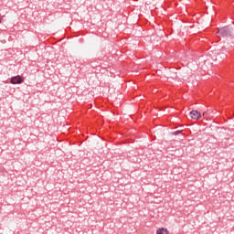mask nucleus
<instances>
[{"label": "nucleus", "mask_w": 234, "mask_h": 234, "mask_svg": "<svg viewBox=\"0 0 234 234\" xmlns=\"http://www.w3.org/2000/svg\"><path fill=\"white\" fill-rule=\"evenodd\" d=\"M156 234H169V230L165 228L157 229Z\"/></svg>", "instance_id": "4"}, {"label": "nucleus", "mask_w": 234, "mask_h": 234, "mask_svg": "<svg viewBox=\"0 0 234 234\" xmlns=\"http://www.w3.org/2000/svg\"><path fill=\"white\" fill-rule=\"evenodd\" d=\"M205 115H206V112L203 113V116H205Z\"/></svg>", "instance_id": "5"}, {"label": "nucleus", "mask_w": 234, "mask_h": 234, "mask_svg": "<svg viewBox=\"0 0 234 234\" xmlns=\"http://www.w3.org/2000/svg\"><path fill=\"white\" fill-rule=\"evenodd\" d=\"M10 82L13 84H21L23 82V78L21 76H16L11 78Z\"/></svg>", "instance_id": "3"}, {"label": "nucleus", "mask_w": 234, "mask_h": 234, "mask_svg": "<svg viewBox=\"0 0 234 234\" xmlns=\"http://www.w3.org/2000/svg\"><path fill=\"white\" fill-rule=\"evenodd\" d=\"M218 35L222 37H229L231 36V29L228 27H222L218 30Z\"/></svg>", "instance_id": "1"}, {"label": "nucleus", "mask_w": 234, "mask_h": 234, "mask_svg": "<svg viewBox=\"0 0 234 234\" xmlns=\"http://www.w3.org/2000/svg\"><path fill=\"white\" fill-rule=\"evenodd\" d=\"M0 23H2V19H0Z\"/></svg>", "instance_id": "6"}, {"label": "nucleus", "mask_w": 234, "mask_h": 234, "mask_svg": "<svg viewBox=\"0 0 234 234\" xmlns=\"http://www.w3.org/2000/svg\"><path fill=\"white\" fill-rule=\"evenodd\" d=\"M201 116H202L201 113L196 110H193L192 112H189V117L196 121L199 120Z\"/></svg>", "instance_id": "2"}]
</instances>
